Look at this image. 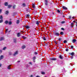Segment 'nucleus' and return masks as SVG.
<instances>
[{
  "label": "nucleus",
  "mask_w": 77,
  "mask_h": 77,
  "mask_svg": "<svg viewBox=\"0 0 77 77\" xmlns=\"http://www.w3.org/2000/svg\"><path fill=\"white\" fill-rule=\"evenodd\" d=\"M10 32H11V31H8V33H10Z\"/></svg>",
  "instance_id": "nucleus-55"
},
{
  "label": "nucleus",
  "mask_w": 77,
  "mask_h": 77,
  "mask_svg": "<svg viewBox=\"0 0 77 77\" xmlns=\"http://www.w3.org/2000/svg\"><path fill=\"white\" fill-rule=\"evenodd\" d=\"M5 14H6L7 15H8V14H9V11H6V12H5Z\"/></svg>",
  "instance_id": "nucleus-20"
},
{
  "label": "nucleus",
  "mask_w": 77,
  "mask_h": 77,
  "mask_svg": "<svg viewBox=\"0 0 77 77\" xmlns=\"http://www.w3.org/2000/svg\"><path fill=\"white\" fill-rule=\"evenodd\" d=\"M57 12L58 13H60V11H59V10H58L57 11Z\"/></svg>",
  "instance_id": "nucleus-44"
},
{
  "label": "nucleus",
  "mask_w": 77,
  "mask_h": 77,
  "mask_svg": "<svg viewBox=\"0 0 77 77\" xmlns=\"http://www.w3.org/2000/svg\"><path fill=\"white\" fill-rule=\"evenodd\" d=\"M41 73L42 74H45V72H42Z\"/></svg>",
  "instance_id": "nucleus-39"
},
{
  "label": "nucleus",
  "mask_w": 77,
  "mask_h": 77,
  "mask_svg": "<svg viewBox=\"0 0 77 77\" xmlns=\"http://www.w3.org/2000/svg\"><path fill=\"white\" fill-rule=\"evenodd\" d=\"M73 56H71V59H73Z\"/></svg>",
  "instance_id": "nucleus-41"
},
{
  "label": "nucleus",
  "mask_w": 77,
  "mask_h": 77,
  "mask_svg": "<svg viewBox=\"0 0 77 77\" xmlns=\"http://www.w3.org/2000/svg\"><path fill=\"white\" fill-rule=\"evenodd\" d=\"M58 40H59V41H61V38H59Z\"/></svg>",
  "instance_id": "nucleus-46"
},
{
  "label": "nucleus",
  "mask_w": 77,
  "mask_h": 77,
  "mask_svg": "<svg viewBox=\"0 0 77 77\" xmlns=\"http://www.w3.org/2000/svg\"><path fill=\"white\" fill-rule=\"evenodd\" d=\"M3 20H0V23H3Z\"/></svg>",
  "instance_id": "nucleus-25"
},
{
  "label": "nucleus",
  "mask_w": 77,
  "mask_h": 77,
  "mask_svg": "<svg viewBox=\"0 0 77 77\" xmlns=\"http://www.w3.org/2000/svg\"><path fill=\"white\" fill-rule=\"evenodd\" d=\"M29 64L30 65H32V62H29Z\"/></svg>",
  "instance_id": "nucleus-36"
},
{
  "label": "nucleus",
  "mask_w": 77,
  "mask_h": 77,
  "mask_svg": "<svg viewBox=\"0 0 77 77\" xmlns=\"http://www.w3.org/2000/svg\"><path fill=\"white\" fill-rule=\"evenodd\" d=\"M2 12V9H0V14H1Z\"/></svg>",
  "instance_id": "nucleus-38"
},
{
  "label": "nucleus",
  "mask_w": 77,
  "mask_h": 77,
  "mask_svg": "<svg viewBox=\"0 0 77 77\" xmlns=\"http://www.w3.org/2000/svg\"><path fill=\"white\" fill-rule=\"evenodd\" d=\"M0 19H1V20H3V16H2V15L0 16Z\"/></svg>",
  "instance_id": "nucleus-22"
},
{
  "label": "nucleus",
  "mask_w": 77,
  "mask_h": 77,
  "mask_svg": "<svg viewBox=\"0 0 77 77\" xmlns=\"http://www.w3.org/2000/svg\"><path fill=\"white\" fill-rule=\"evenodd\" d=\"M34 53L35 54H38V53H37L36 52H35Z\"/></svg>",
  "instance_id": "nucleus-49"
},
{
  "label": "nucleus",
  "mask_w": 77,
  "mask_h": 77,
  "mask_svg": "<svg viewBox=\"0 0 77 77\" xmlns=\"http://www.w3.org/2000/svg\"><path fill=\"white\" fill-rule=\"evenodd\" d=\"M69 18H71V16H69Z\"/></svg>",
  "instance_id": "nucleus-56"
},
{
  "label": "nucleus",
  "mask_w": 77,
  "mask_h": 77,
  "mask_svg": "<svg viewBox=\"0 0 77 77\" xmlns=\"http://www.w3.org/2000/svg\"><path fill=\"white\" fill-rule=\"evenodd\" d=\"M71 26L72 27H72H73L74 26V23H71Z\"/></svg>",
  "instance_id": "nucleus-14"
},
{
  "label": "nucleus",
  "mask_w": 77,
  "mask_h": 77,
  "mask_svg": "<svg viewBox=\"0 0 77 77\" xmlns=\"http://www.w3.org/2000/svg\"><path fill=\"white\" fill-rule=\"evenodd\" d=\"M42 39L44 41H46V38L45 36L42 37Z\"/></svg>",
  "instance_id": "nucleus-12"
},
{
  "label": "nucleus",
  "mask_w": 77,
  "mask_h": 77,
  "mask_svg": "<svg viewBox=\"0 0 77 77\" xmlns=\"http://www.w3.org/2000/svg\"><path fill=\"white\" fill-rule=\"evenodd\" d=\"M19 23H20V20H17V24H19Z\"/></svg>",
  "instance_id": "nucleus-23"
},
{
  "label": "nucleus",
  "mask_w": 77,
  "mask_h": 77,
  "mask_svg": "<svg viewBox=\"0 0 77 77\" xmlns=\"http://www.w3.org/2000/svg\"><path fill=\"white\" fill-rule=\"evenodd\" d=\"M2 66V64H0V67H1Z\"/></svg>",
  "instance_id": "nucleus-50"
},
{
  "label": "nucleus",
  "mask_w": 77,
  "mask_h": 77,
  "mask_svg": "<svg viewBox=\"0 0 77 77\" xmlns=\"http://www.w3.org/2000/svg\"><path fill=\"white\" fill-rule=\"evenodd\" d=\"M51 60H56L57 59H56V58H52L51 59Z\"/></svg>",
  "instance_id": "nucleus-11"
},
{
  "label": "nucleus",
  "mask_w": 77,
  "mask_h": 77,
  "mask_svg": "<svg viewBox=\"0 0 77 77\" xmlns=\"http://www.w3.org/2000/svg\"><path fill=\"white\" fill-rule=\"evenodd\" d=\"M36 59V57H34L32 58L33 60H35Z\"/></svg>",
  "instance_id": "nucleus-32"
},
{
  "label": "nucleus",
  "mask_w": 77,
  "mask_h": 77,
  "mask_svg": "<svg viewBox=\"0 0 77 77\" xmlns=\"http://www.w3.org/2000/svg\"><path fill=\"white\" fill-rule=\"evenodd\" d=\"M18 54V51H17L14 52V54H13V56H16V55H17Z\"/></svg>",
  "instance_id": "nucleus-1"
},
{
  "label": "nucleus",
  "mask_w": 77,
  "mask_h": 77,
  "mask_svg": "<svg viewBox=\"0 0 77 77\" xmlns=\"http://www.w3.org/2000/svg\"><path fill=\"white\" fill-rule=\"evenodd\" d=\"M33 77V75H31L30 77Z\"/></svg>",
  "instance_id": "nucleus-53"
},
{
  "label": "nucleus",
  "mask_w": 77,
  "mask_h": 77,
  "mask_svg": "<svg viewBox=\"0 0 77 77\" xmlns=\"http://www.w3.org/2000/svg\"><path fill=\"white\" fill-rule=\"evenodd\" d=\"M63 17H64V18L65 17V16L64 15H63Z\"/></svg>",
  "instance_id": "nucleus-58"
},
{
  "label": "nucleus",
  "mask_w": 77,
  "mask_h": 77,
  "mask_svg": "<svg viewBox=\"0 0 77 77\" xmlns=\"http://www.w3.org/2000/svg\"><path fill=\"white\" fill-rule=\"evenodd\" d=\"M15 7H16V5H14L13 6V8H14H14H15Z\"/></svg>",
  "instance_id": "nucleus-40"
},
{
  "label": "nucleus",
  "mask_w": 77,
  "mask_h": 77,
  "mask_svg": "<svg viewBox=\"0 0 77 77\" xmlns=\"http://www.w3.org/2000/svg\"><path fill=\"white\" fill-rule=\"evenodd\" d=\"M59 57L61 59H63V57L61 55H60Z\"/></svg>",
  "instance_id": "nucleus-8"
},
{
  "label": "nucleus",
  "mask_w": 77,
  "mask_h": 77,
  "mask_svg": "<svg viewBox=\"0 0 77 77\" xmlns=\"http://www.w3.org/2000/svg\"><path fill=\"white\" fill-rule=\"evenodd\" d=\"M63 32H60V35H63Z\"/></svg>",
  "instance_id": "nucleus-28"
},
{
  "label": "nucleus",
  "mask_w": 77,
  "mask_h": 77,
  "mask_svg": "<svg viewBox=\"0 0 77 77\" xmlns=\"http://www.w3.org/2000/svg\"><path fill=\"white\" fill-rule=\"evenodd\" d=\"M64 43H66V41L65 40V41H64Z\"/></svg>",
  "instance_id": "nucleus-47"
},
{
  "label": "nucleus",
  "mask_w": 77,
  "mask_h": 77,
  "mask_svg": "<svg viewBox=\"0 0 77 77\" xmlns=\"http://www.w3.org/2000/svg\"><path fill=\"white\" fill-rule=\"evenodd\" d=\"M71 54L72 55V56H74V53L72 52Z\"/></svg>",
  "instance_id": "nucleus-29"
},
{
  "label": "nucleus",
  "mask_w": 77,
  "mask_h": 77,
  "mask_svg": "<svg viewBox=\"0 0 77 77\" xmlns=\"http://www.w3.org/2000/svg\"><path fill=\"white\" fill-rule=\"evenodd\" d=\"M22 38H23V39H26V37H24V36H23L22 37Z\"/></svg>",
  "instance_id": "nucleus-37"
},
{
  "label": "nucleus",
  "mask_w": 77,
  "mask_h": 77,
  "mask_svg": "<svg viewBox=\"0 0 77 77\" xmlns=\"http://www.w3.org/2000/svg\"><path fill=\"white\" fill-rule=\"evenodd\" d=\"M8 29H6V33H7V32H8Z\"/></svg>",
  "instance_id": "nucleus-48"
},
{
  "label": "nucleus",
  "mask_w": 77,
  "mask_h": 77,
  "mask_svg": "<svg viewBox=\"0 0 77 77\" xmlns=\"http://www.w3.org/2000/svg\"><path fill=\"white\" fill-rule=\"evenodd\" d=\"M22 49H24V48H26V46L23 45L22 47Z\"/></svg>",
  "instance_id": "nucleus-19"
},
{
  "label": "nucleus",
  "mask_w": 77,
  "mask_h": 77,
  "mask_svg": "<svg viewBox=\"0 0 77 77\" xmlns=\"http://www.w3.org/2000/svg\"><path fill=\"white\" fill-rule=\"evenodd\" d=\"M17 36L18 37H20V32L17 33Z\"/></svg>",
  "instance_id": "nucleus-18"
},
{
  "label": "nucleus",
  "mask_w": 77,
  "mask_h": 77,
  "mask_svg": "<svg viewBox=\"0 0 77 77\" xmlns=\"http://www.w3.org/2000/svg\"><path fill=\"white\" fill-rule=\"evenodd\" d=\"M74 23H75V21H73Z\"/></svg>",
  "instance_id": "nucleus-59"
},
{
  "label": "nucleus",
  "mask_w": 77,
  "mask_h": 77,
  "mask_svg": "<svg viewBox=\"0 0 77 77\" xmlns=\"http://www.w3.org/2000/svg\"><path fill=\"white\" fill-rule=\"evenodd\" d=\"M61 30H64L65 29H64V28H62L61 29Z\"/></svg>",
  "instance_id": "nucleus-43"
},
{
  "label": "nucleus",
  "mask_w": 77,
  "mask_h": 77,
  "mask_svg": "<svg viewBox=\"0 0 77 77\" xmlns=\"http://www.w3.org/2000/svg\"><path fill=\"white\" fill-rule=\"evenodd\" d=\"M11 65H10L8 66L7 67V69H11Z\"/></svg>",
  "instance_id": "nucleus-6"
},
{
  "label": "nucleus",
  "mask_w": 77,
  "mask_h": 77,
  "mask_svg": "<svg viewBox=\"0 0 77 77\" xmlns=\"http://www.w3.org/2000/svg\"><path fill=\"white\" fill-rule=\"evenodd\" d=\"M33 62H35V60H33Z\"/></svg>",
  "instance_id": "nucleus-52"
},
{
  "label": "nucleus",
  "mask_w": 77,
  "mask_h": 77,
  "mask_svg": "<svg viewBox=\"0 0 77 77\" xmlns=\"http://www.w3.org/2000/svg\"><path fill=\"white\" fill-rule=\"evenodd\" d=\"M12 53L11 52H9V53L8 55H9V56H11V55H12Z\"/></svg>",
  "instance_id": "nucleus-21"
},
{
  "label": "nucleus",
  "mask_w": 77,
  "mask_h": 77,
  "mask_svg": "<svg viewBox=\"0 0 77 77\" xmlns=\"http://www.w3.org/2000/svg\"><path fill=\"white\" fill-rule=\"evenodd\" d=\"M66 51H68V49H67V48L66 49Z\"/></svg>",
  "instance_id": "nucleus-45"
},
{
  "label": "nucleus",
  "mask_w": 77,
  "mask_h": 77,
  "mask_svg": "<svg viewBox=\"0 0 77 77\" xmlns=\"http://www.w3.org/2000/svg\"><path fill=\"white\" fill-rule=\"evenodd\" d=\"M36 24L37 25H38L39 24V21H36L35 22Z\"/></svg>",
  "instance_id": "nucleus-13"
},
{
  "label": "nucleus",
  "mask_w": 77,
  "mask_h": 77,
  "mask_svg": "<svg viewBox=\"0 0 77 77\" xmlns=\"http://www.w3.org/2000/svg\"><path fill=\"white\" fill-rule=\"evenodd\" d=\"M25 27H26V29H29V28H30V27L29 26H26Z\"/></svg>",
  "instance_id": "nucleus-24"
},
{
  "label": "nucleus",
  "mask_w": 77,
  "mask_h": 77,
  "mask_svg": "<svg viewBox=\"0 0 77 77\" xmlns=\"http://www.w3.org/2000/svg\"><path fill=\"white\" fill-rule=\"evenodd\" d=\"M3 52V51L2 50H0V54H2Z\"/></svg>",
  "instance_id": "nucleus-30"
},
{
  "label": "nucleus",
  "mask_w": 77,
  "mask_h": 77,
  "mask_svg": "<svg viewBox=\"0 0 77 77\" xmlns=\"http://www.w3.org/2000/svg\"><path fill=\"white\" fill-rule=\"evenodd\" d=\"M55 35L59 36V32H55Z\"/></svg>",
  "instance_id": "nucleus-4"
},
{
  "label": "nucleus",
  "mask_w": 77,
  "mask_h": 77,
  "mask_svg": "<svg viewBox=\"0 0 77 77\" xmlns=\"http://www.w3.org/2000/svg\"><path fill=\"white\" fill-rule=\"evenodd\" d=\"M23 7H26V4L23 3Z\"/></svg>",
  "instance_id": "nucleus-26"
},
{
  "label": "nucleus",
  "mask_w": 77,
  "mask_h": 77,
  "mask_svg": "<svg viewBox=\"0 0 77 77\" xmlns=\"http://www.w3.org/2000/svg\"><path fill=\"white\" fill-rule=\"evenodd\" d=\"M8 20H6L5 21V23L6 24H7L8 23Z\"/></svg>",
  "instance_id": "nucleus-16"
},
{
  "label": "nucleus",
  "mask_w": 77,
  "mask_h": 77,
  "mask_svg": "<svg viewBox=\"0 0 77 77\" xmlns=\"http://www.w3.org/2000/svg\"><path fill=\"white\" fill-rule=\"evenodd\" d=\"M74 18H75L74 17H72V18H73V19Z\"/></svg>",
  "instance_id": "nucleus-57"
},
{
  "label": "nucleus",
  "mask_w": 77,
  "mask_h": 77,
  "mask_svg": "<svg viewBox=\"0 0 77 77\" xmlns=\"http://www.w3.org/2000/svg\"><path fill=\"white\" fill-rule=\"evenodd\" d=\"M35 4H32V8H35Z\"/></svg>",
  "instance_id": "nucleus-17"
},
{
  "label": "nucleus",
  "mask_w": 77,
  "mask_h": 77,
  "mask_svg": "<svg viewBox=\"0 0 77 77\" xmlns=\"http://www.w3.org/2000/svg\"><path fill=\"white\" fill-rule=\"evenodd\" d=\"M26 68H28L29 67V66L28 65H26Z\"/></svg>",
  "instance_id": "nucleus-33"
},
{
  "label": "nucleus",
  "mask_w": 77,
  "mask_h": 77,
  "mask_svg": "<svg viewBox=\"0 0 77 77\" xmlns=\"http://www.w3.org/2000/svg\"><path fill=\"white\" fill-rule=\"evenodd\" d=\"M6 48V47H4V48H3V50H5Z\"/></svg>",
  "instance_id": "nucleus-35"
},
{
  "label": "nucleus",
  "mask_w": 77,
  "mask_h": 77,
  "mask_svg": "<svg viewBox=\"0 0 77 77\" xmlns=\"http://www.w3.org/2000/svg\"><path fill=\"white\" fill-rule=\"evenodd\" d=\"M62 8L63 9H65L66 10L67 9V8L64 6L62 7Z\"/></svg>",
  "instance_id": "nucleus-10"
},
{
  "label": "nucleus",
  "mask_w": 77,
  "mask_h": 77,
  "mask_svg": "<svg viewBox=\"0 0 77 77\" xmlns=\"http://www.w3.org/2000/svg\"><path fill=\"white\" fill-rule=\"evenodd\" d=\"M65 23V21H63L61 22V24H64Z\"/></svg>",
  "instance_id": "nucleus-34"
},
{
  "label": "nucleus",
  "mask_w": 77,
  "mask_h": 77,
  "mask_svg": "<svg viewBox=\"0 0 77 77\" xmlns=\"http://www.w3.org/2000/svg\"><path fill=\"white\" fill-rule=\"evenodd\" d=\"M5 39V38L4 37H1L0 38V41H2Z\"/></svg>",
  "instance_id": "nucleus-7"
},
{
  "label": "nucleus",
  "mask_w": 77,
  "mask_h": 77,
  "mask_svg": "<svg viewBox=\"0 0 77 77\" xmlns=\"http://www.w3.org/2000/svg\"><path fill=\"white\" fill-rule=\"evenodd\" d=\"M4 5L5 6H8V3L5 2V3L4 4Z\"/></svg>",
  "instance_id": "nucleus-15"
},
{
  "label": "nucleus",
  "mask_w": 77,
  "mask_h": 77,
  "mask_svg": "<svg viewBox=\"0 0 77 77\" xmlns=\"http://www.w3.org/2000/svg\"><path fill=\"white\" fill-rule=\"evenodd\" d=\"M71 48H73V46H71Z\"/></svg>",
  "instance_id": "nucleus-51"
},
{
  "label": "nucleus",
  "mask_w": 77,
  "mask_h": 77,
  "mask_svg": "<svg viewBox=\"0 0 77 77\" xmlns=\"http://www.w3.org/2000/svg\"><path fill=\"white\" fill-rule=\"evenodd\" d=\"M45 5L46 6H48V0H45Z\"/></svg>",
  "instance_id": "nucleus-2"
},
{
  "label": "nucleus",
  "mask_w": 77,
  "mask_h": 77,
  "mask_svg": "<svg viewBox=\"0 0 77 77\" xmlns=\"http://www.w3.org/2000/svg\"><path fill=\"white\" fill-rule=\"evenodd\" d=\"M76 41H77V40H76L75 39H73L72 40V42H73V43H75V42H76Z\"/></svg>",
  "instance_id": "nucleus-9"
},
{
  "label": "nucleus",
  "mask_w": 77,
  "mask_h": 77,
  "mask_svg": "<svg viewBox=\"0 0 77 77\" xmlns=\"http://www.w3.org/2000/svg\"><path fill=\"white\" fill-rule=\"evenodd\" d=\"M45 77H47V76H45Z\"/></svg>",
  "instance_id": "nucleus-61"
},
{
  "label": "nucleus",
  "mask_w": 77,
  "mask_h": 77,
  "mask_svg": "<svg viewBox=\"0 0 77 77\" xmlns=\"http://www.w3.org/2000/svg\"><path fill=\"white\" fill-rule=\"evenodd\" d=\"M12 7V5H8V8H10Z\"/></svg>",
  "instance_id": "nucleus-31"
},
{
  "label": "nucleus",
  "mask_w": 77,
  "mask_h": 77,
  "mask_svg": "<svg viewBox=\"0 0 77 77\" xmlns=\"http://www.w3.org/2000/svg\"><path fill=\"white\" fill-rule=\"evenodd\" d=\"M4 58V56L2 55L0 57V60L3 59Z\"/></svg>",
  "instance_id": "nucleus-3"
},
{
  "label": "nucleus",
  "mask_w": 77,
  "mask_h": 77,
  "mask_svg": "<svg viewBox=\"0 0 77 77\" xmlns=\"http://www.w3.org/2000/svg\"><path fill=\"white\" fill-rule=\"evenodd\" d=\"M17 62L18 63H19V62H20V61H17Z\"/></svg>",
  "instance_id": "nucleus-54"
},
{
  "label": "nucleus",
  "mask_w": 77,
  "mask_h": 77,
  "mask_svg": "<svg viewBox=\"0 0 77 77\" xmlns=\"http://www.w3.org/2000/svg\"><path fill=\"white\" fill-rule=\"evenodd\" d=\"M26 16L27 17H30V15L29 14H27Z\"/></svg>",
  "instance_id": "nucleus-42"
},
{
  "label": "nucleus",
  "mask_w": 77,
  "mask_h": 77,
  "mask_svg": "<svg viewBox=\"0 0 77 77\" xmlns=\"http://www.w3.org/2000/svg\"><path fill=\"white\" fill-rule=\"evenodd\" d=\"M54 14V13H53V14Z\"/></svg>",
  "instance_id": "nucleus-60"
},
{
  "label": "nucleus",
  "mask_w": 77,
  "mask_h": 77,
  "mask_svg": "<svg viewBox=\"0 0 77 77\" xmlns=\"http://www.w3.org/2000/svg\"><path fill=\"white\" fill-rule=\"evenodd\" d=\"M9 24L10 25H11L12 24V22H11V21H9Z\"/></svg>",
  "instance_id": "nucleus-27"
},
{
  "label": "nucleus",
  "mask_w": 77,
  "mask_h": 77,
  "mask_svg": "<svg viewBox=\"0 0 77 77\" xmlns=\"http://www.w3.org/2000/svg\"><path fill=\"white\" fill-rule=\"evenodd\" d=\"M13 41L14 42L16 43V42H17V38H13Z\"/></svg>",
  "instance_id": "nucleus-5"
}]
</instances>
